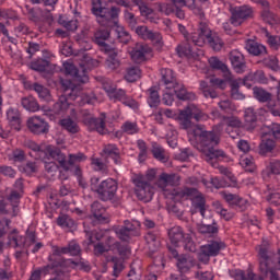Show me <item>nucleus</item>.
Listing matches in <instances>:
<instances>
[{
    "label": "nucleus",
    "mask_w": 280,
    "mask_h": 280,
    "mask_svg": "<svg viewBox=\"0 0 280 280\" xmlns=\"http://www.w3.org/2000/svg\"><path fill=\"white\" fill-rule=\"evenodd\" d=\"M253 93H254V97L258 102H262V103L270 102L272 97V94H270V92H267L266 90L257 86L253 89Z\"/></svg>",
    "instance_id": "50"
},
{
    "label": "nucleus",
    "mask_w": 280,
    "mask_h": 280,
    "mask_svg": "<svg viewBox=\"0 0 280 280\" xmlns=\"http://www.w3.org/2000/svg\"><path fill=\"white\" fill-rule=\"evenodd\" d=\"M97 60L91 58L89 55H83L81 62H80V69L75 68V65L72 62L66 61L63 63V69L67 75H71L72 78H75L79 82H88L89 77L86 75V71H91L94 67H97Z\"/></svg>",
    "instance_id": "5"
},
{
    "label": "nucleus",
    "mask_w": 280,
    "mask_h": 280,
    "mask_svg": "<svg viewBox=\"0 0 280 280\" xmlns=\"http://www.w3.org/2000/svg\"><path fill=\"white\" fill-rule=\"evenodd\" d=\"M162 75V82H164L166 89L172 90L178 81H176V74L174 73V70L170 68H163L161 70Z\"/></svg>",
    "instance_id": "34"
},
{
    "label": "nucleus",
    "mask_w": 280,
    "mask_h": 280,
    "mask_svg": "<svg viewBox=\"0 0 280 280\" xmlns=\"http://www.w3.org/2000/svg\"><path fill=\"white\" fill-rule=\"evenodd\" d=\"M61 84L65 90L63 94L59 96L58 102L55 104V110H57V113H60V110H67L71 104L69 102H75L80 95V91H78V88H75V84H73L71 80H62Z\"/></svg>",
    "instance_id": "8"
},
{
    "label": "nucleus",
    "mask_w": 280,
    "mask_h": 280,
    "mask_svg": "<svg viewBox=\"0 0 280 280\" xmlns=\"http://www.w3.org/2000/svg\"><path fill=\"white\" fill-rule=\"evenodd\" d=\"M245 49L252 56H266V54H268V49L264 44L257 43L253 39H246Z\"/></svg>",
    "instance_id": "27"
},
{
    "label": "nucleus",
    "mask_w": 280,
    "mask_h": 280,
    "mask_svg": "<svg viewBox=\"0 0 280 280\" xmlns=\"http://www.w3.org/2000/svg\"><path fill=\"white\" fill-rule=\"evenodd\" d=\"M195 265L196 262L194 261V258L187 255L178 256L176 262V266L180 275H187V272H189V270H191Z\"/></svg>",
    "instance_id": "28"
},
{
    "label": "nucleus",
    "mask_w": 280,
    "mask_h": 280,
    "mask_svg": "<svg viewBox=\"0 0 280 280\" xmlns=\"http://www.w3.org/2000/svg\"><path fill=\"white\" fill-rule=\"evenodd\" d=\"M62 255H70V257H81L82 256V246L78 241H70L67 246L60 247L58 245L51 246V254L48 256V266H56V261L65 259Z\"/></svg>",
    "instance_id": "6"
},
{
    "label": "nucleus",
    "mask_w": 280,
    "mask_h": 280,
    "mask_svg": "<svg viewBox=\"0 0 280 280\" xmlns=\"http://www.w3.org/2000/svg\"><path fill=\"white\" fill-rule=\"evenodd\" d=\"M33 91L37 93L38 97L40 100H44V102H49L51 100V93L49 92V89L45 88L44 85L39 83L33 84Z\"/></svg>",
    "instance_id": "49"
},
{
    "label": "nucleus",
    "mask_w": 280,
    "mask_h": 280,
    "mask_svg": "<svg viewBox=\"0 0 280 280\" xmlns=\"http://www.w3.org/2000/svg\"><path fill=\"white\" fill-rule=\"evenodd\" d=\"M229 275L234 280H248V271L246 275L244 270L241 269H232L229 271Z\"/></svg>",
    "instance_id": "64"
},
{
    "label": "nucleus",
    "mask_w": 280,
    "mask_h": 280,
    "mask_svg": "<svg viewBox=\"0 0 280 280\" xmlns=\"http://www.w3.org/2000/svg\"><path fill=\"white\" fill-rule=\"evenodd\" d=\"M230 60L234 71L238 73V75H242V73H246V57L242 51H240L238 49L232 50L230 52Z\"/></svg>",
    "instance_id": "20"
},
{
    "label": "nucleus",
    "mask_w": 280,
    "mask_h": 280,
    "mask_svg": "<svg viewBox=\"0 0 280 280\" xmlns=\"http://www.w3.org/2000/svg\"><path fill=\"white\" fill-rule=\"evenodd\" d=\"M262 65L271 71H279V61L277 57H268L262 60Z\"/></svg>",
    "instance_id": "62"
},
{
    "label": "nucleus",
    "mask_w": 280,
    "mask_h": 280,
    "mask_svg": "<svg viewBox=\"0 0 280 280\" xmlns=\"http://www.w3.org/2000/svg\"><path fill=\"white\" fill-rule=\"evenodd\" d=\"M8 244L11 248H30L36 244V232L26 231V236H22L16 230H13L8 235Z\"/></svg>",
    "instance_id": "11"
},
{
    "label": "nucleus",
    "mask_w": 280,
    "mask_h": 280,
    "mask_svg": "<svg viewBox=\"0 0 280 280\" xmlns=\"http://www.w3.org/2000/svg\"><path fill=\"white\" fill-rule=\"evenodd\" d=\"M47 67H49V60L47 59H37L31 63V69H33V71H47Z\"/></svg>",
    "instance_id": "59"
},
{
    "label": "nucleus",
    "mask_w": 280,
    "mask_h": 280,
    "mask_svg": "<svg viewBox=\"0 0 280 280\" xmlns=\"http://www.w3.org/2000/svg\"><path fill=\"white\" fill-rule=\"evenodd\" d=\"M21 198V194L19 191L13 190L9 196L10 202H15L14 205L0 206V213H4V215H11V218H16L19 215V199Z\"/></svg>",
    "instance_id": "22"
},
{
    "label": "nucleus",
    "mask_w": 280,
    "mask_h": 280,
    "mask_svg": "<svg viewBox=\"0 0 280 280\" xmlns=\"http://www.w3.org/2000/svg\"><path fill=\"white\" fill-rule=\"evenodd\" d=\"M277 148V142L270 138H264L259 144L258 154L260 156H268V154H272L275 149Z\"/></svg>",
    "instance_id": "37"
},
{
    "label": "nucleus",
    "mask_w": 280,
    "mask_h": 280,
    "mask_svg": "<svg viewBox=\"0 0 280 280\" xmlns=\"http://www.w3.org/2000/svg\"><path fill=\"white\" fill-rule=\"evenodd\" d=\"M101 156L104 159L105 163H108V161L112 160L114 161L115 165H121V152L119 151L117 144H104Z\"/></svg>",
    "instance_id": "19"
},
{
    "label": "nucleus",
    "mask_w": 280,
    "mask_h": 280,
    "mask_svg": "<svg viewBox=\"0 0 280 280\" xmlns=\"http://www.w3.org/2000/svg\"><path fill=\"white\" fill-rule=\"evenodd\" d=\"M47 268V265L42 267L40 269L34 270L31 273V277L28 280H40V276L43 275H49L51 272V275H54V268H48L47 270H45Z\"/></svg>",
    "instance_id": "61"
},
{
    "label": "nucleus",
    "mask_w": 280,
    "mask_h": 280,
    "mask_svg": "<svg viewBox=\"0 0 280 280\" xmlns=\"http://www.w3.org/2000/svg\"><path fill=\"white\" fill-rule=\"evenodd\" d=\"M25 9L28 21H32L33 23H42V21H46V19H49L51 16L49 11H43V9L40 8H32L26 4Z\"/></svg>",
    "instance_id": "23"
},
{
    "label": "nucleus",
    "mask_w": 280,
    "mask_h": 280,
    "mask_svg": "<svg viewBox=\"0 0 280 280\" xmlns=\"http://www.w3.org/2000/svg\"><path fill=\"white\" fill-rule=\"evenodd\" d=\"M194 42H191V36L186 39V42H183L176 47L177 56L179 58H191L194 57Z\"/></svg>",
    "instance_id": "31"
},
{
    "label": "nucleus",
    "mask_w": 280,
    "mask_h": 280,
    "mask_svg": "<svg viewBox=\"0 0 280 280\" xmlns=\"http://www.w3.org/2000/svg\"><path fill=\"white\" fill-rule=\"evenodd\" d=\"M108 95L112 102H121V104H124L125 106L133 109L139 108V103L128 96V94H126V90L124 89L112 90Z\"/></svg>",
    "instance_id": "18"
},
{
    "label": "nucleus",
    "mask_w": 280,
    "mask_h": 280,
    "mask_svg": "<svg viewBox=\"0 0 280 280\" xmlns=\"http://www.w3.org/2000/svg\"><path fill=\"white\" fill-rule=\"evenodd\" d=\"M222 130H224V122L213 126L211 131H207L205 127H196L187 132L188 137H192L198 141L205 161L212 167H218V160L224 161L229 159L224 151L215 149L220 145Z\"/></svg>",
    "instance_id": "1"
},
{
    "label": "nucleus",
    "mask_w": 280,
    "mask_h": 280,
    "mask_svg": "<svg viewBox=\"0 0 280 280\" xmlns=\"http://www.w3.org/2000/svg\"><path fill=\"white\" fill-rule=\"evenodd\" d=\"M91 165L94 172H102V174H106V172H108V162H103L100 158H92Z\"/></svg>",
    "instance_id": "51"
},
{
    "label": "nucleus",
    "mask_w": 280,
    "mask_h": 280,
    "mask_svg": "<svg viewBox=\"0 0 280 280\" xmlns=\"http://www.w3.org/2000/svg\"><path fill=\"white\" fill-rule=\"evenodd\" d=\"M178 119L180 128L187 132H191V130H196L198 127H203L202 125L194 124L191 119H195V121H207L209 116L195 104H189L185 109L179 112Z\"/></svg>",
    "instance_id": "3"
},
{
    "label": "nucleus",
    "mask_w": 280,
    "mask_h": 280,
    "mask_svg": "<svg viewBox=\"0 0 280 280\" xmlns=\"http://www.w3.org/2000/svg\"><path fill=\"white\" fill-rule=\"evenodd\" d=\"M244 119L246 130H255V128H257V112H255V108H246Z\"/></svg>",
    "instance_id": "36"
},
{
    "label": "nucleus",
    "mask_w": 280,
    "mask_h": 280,
    "mask_svg": "<svg viewBox=\"0 0 280 280\" xmlns=\"http://www.w3.org/2000/svg\"><path fill=\"white\" fill-rule=\"evenodd\" d=\"M77 259L73 258H61L56 261L55 265H47L45 270L49 268L54 269V275L58 277H65V272L72 268V270H83V272H91V264L89 260L84 259L82 256H77Z\"/></svg>",
    "instance_id": "4"
},
{
    "label": "nucleus",
    "mask_w": 280,
    "mask_h": 280,
    "mask_svg": "<svg viewBox=\"0 0 280 280\" xmlns=\"http://www.w3.org/2000/svg\"><path fill=\"white\" fill-rule=\"evenodd\" d=\"M105 51H108V57L105 61V67H107V69H109L110 71L119 69V67L121 66V61L117 59V51L110 48H106Z\"/></svg>",
    "instance_id": "38"
},
{
    "label": "nucleus",
    "mask_w": 280,
    "mask_h": 280,
    "mask_svg": "<svg viewBox=\"0 0 280 280\" xmlns=\"http://www.w3.org/2000/svg\"><path fill=\"white\" fill-rule=\"evenodd\" d=\"M45 154L47 159H52V161H57L59 167H61L63 172H72V174L75 167H80L78 163H84V161H86L88 159L86 155H84V153L78 152L68 154L67 160V155L62 153L60 148L54 145H47Z\"/></svg>",
    "instance_id": "2"
},
{
    "label": "nucleus",
    "mask_w": 280,
    "mask_h": 280,
    "mask_svg": "<svg viewBox=\"0 0 280 280\" xmlns=\"http://www.w3.org/2000/svg\"><path fill=\"white\" fill-rule=\"evenodd\" d=\"M144 240L149 246V249L154 253L158 248L161 247V240L159 238V233L154 231H149L144 235Z\"/></svg>",
    "instance_id": "39"
},
{
    "label": "nucleus",
    "mask_w": 280,
    "mask_h": 280,
    "mask_svg": "<svg viewBox=\"0 0 280 280\" xmlns=\"http://www.w3.org/2000/svg\"><path fill=\"white\" fill-rule=\"evenodd\" d=\"M231 24L234 27H240L247 19L253 18V8L248 5L235 7L231 10Z\"/></svg>",
    "instance_id": "15"
},
{
    "label": "nucleus",
    "mask_w": 280,
    "mask_h": 280,
    "mask_svg": "<svg viewBox=\"0 0 280 280\" xmlns=\"http://www.w3.org/2000/svg\"><path fill=\"white\" fill-rule=\"evenodd\" d=\"M209 82L212 88L209 85V83H207V81H200V91L205 97L215 100V97H218V92L215 89H221V91H224V89H226V81L212 77L210 78Z\"/></svg>",
    "instance_id": "12"
},
{
    "label": "nucleus",
    "mask_w": 280,
    "mask_h": 280,
    "mask_svg": "<svg viewBox=\"0 0 280 280\" xmlns=\"http://www.w3.org/2000/svg\"><path fill=\"white\" fill-rule=\"evenodd\" d=\"M197 230L198 233H200L205 237H215V235H218L220 231V228L218 226V223L213 221L211 224H198Z\"/></svg>",
    "instance_id": "30"
},
{
    "label": "nucleus",
    "mask_w": 280,
    "mask_h": 280,
    "mask_svg": "<svg viewBox=\"0 0 280 280\" xmlns=\"http://www.w3.org/2000/svg\"><path fill=\"white\" fill-rule=\"evenodd\" d=\"M121 12V9L117 7H112L110 9L105 8L103 9L98 14H96V22L102 27H113L119 19V13Z\"/></svg>",
    "instance_id": "13"
},
{
    "label": "nucleus",
    "mask_w": 280,
    "mask_h": 280,
    "mask_svg": "<svg viewBox=\"0 0 280 280\" xmlns=\"http://www.w3.org/2000/svg\"><path fill=\"white\" fill-rule=\"evenodd\" d=\"M167 235L173 246H178V244L183 242L185 250H188V253H196V243H194L190 234L185 233V230H183L182 226L175 225L168 229Z\"/></svg>",
    "instance_id": "7"
},
{
    "label": "nucleus",
    "mask_w": 280,
    "mask_h": 280,
    "mask_svg": "<svg viewBox=\"0 0 280 280\" xmlns=\"http://www.w3.org/2000/svg\"><path fill=\"white\" fill-rule=\"evenodd\" d=\"M206 43L213 49V51H220L222 47L224 46V43L222 39L218 36H212L210 35L207 39Z\"/></svg>",
    "instance_id": "57"
},
{
    "label": "nucleus",
    "mask_w": 280,
    "mask_h": 280,
    "mask_svg": "<svg viewBox=\"0 0 280 280\" xmlns=\"http://www.w3.org/2000/svg\"><path fill=\"white\" fill-rule=\"evenodd\" d=\"M231 96L233 100H245V95L240 92V81H233L231 83Z\"/></svg>",
    "instance_id": "60"
},
{
    "label": "nucleus",
    "mask_w": 280,
    "mask_h": 280,
    "mask_svg": "<svg viewBox=\"0 0 280 280\" xmlns=\"http://www.w3.org/2000/svg\"><path fill=\"white\" fill-rule=\"evenodd\" d=\"M132 183L135 185V194L138 200H142L143 202H150L154 197V187L152 184L145 180L143 175L138 174L132 178Z\"/></svg>",
    "instance_id": "10"
},
{
    "label": "nucleus",
    "mask_w": 280,
    "mask_h": 280,
    "mask_svg": "<svg viewBox=\"0 0 280 280\" xmlns=\"http://www.w3.org/2000/svg\"><path fill=\"white\" fill-rule=\"evenodd\" d=\"M199 194L200 190H198V188L186 186L182 190L176 191L175 196L186 199L189 198L191 200V198H196Z\"/></svg>",
    "instance_id": "47"
},
{
    "label": "nucleus",
    "mask_w": 280,
    "mask_h": 280,
    "mask_svg": "<svg viewBox=\"0 0 280 280\" xmlns=\"http://www.w3.org/2000/svg\"><path fill=\"white\" fill-rule=\"evenodd\" d=\"M148 104L150 108H156L159 104H161V96L159 95V91L156 90V88H150L148 90Z\"/></svg>",
    "instance_id": "48"
},
{
    "label": "nucleus",
    "mask_w": 280,
    "mask_h": 280,
    "mask_svg": "<svg viewBox=\"0 0 280 280\" xmlns=\"http://www.w3.org/2000/svg\"><path fill=\"white\" fill-rule=\"evenodd\" d=\"M57 224L61 226V229H73V226H75V221H73L71 217L63 214L58 217Z\"/></svg>",
    "instance_id": "56"
},
{
    "label": "nucleus",
    "mask_w": 280,
    "mask_h": 280,
    "mask_svg": "<svg viewBox=\"0 0 280 280\" xmlns=\"http://www.w3.org/2000/svg\"><path fill=\"white\" fill-rule=\"evenodd\" d=\"M191 207L195 212L199 211L200 215L205 218V213H207V199L202 192H199L197 197L191 198Z\"/></svg>",
    "instance_id": "33"
},
{
    "label": "nucleus",
    "mask_w": 280,
    "mask_h": 280,
    "mask_svg": "<svg viewBox=\"0 0 280 280\" xmlns=\"http://www.w3.org/2000/svg\"><path fill=\"white\" fill-rule=\"evenodd\" d=\"M124 226L127 231H129L133 237H139V235H141V223H139V221H128L126 220L124 222Z\"/></svg>",
    "instance_id": "52"
},
{
    "label": "nucleus",
    "mask_w": 280,
    "mask_h": 280,
    "mask_svg": "<svg viewBox=\"0 0 280 280\" xmlns=\"http://www.w3.org/2000/svg\"><path fill=\"white\" fill-rule=\"evenodd\" d=\"M256 250L258 253V261L275 258V252L270 248L268 241L264 240L261 244L256 247Z\"/></svg>",
    "instance_id": "29"
},
{
    "label": "nucleus",
    "mask_w": 280,
    "mask_h": 280,
    "mask_svg": "<svg viewBox=\"0 0 280 280\" xmlns=\"http://www.w3.org/2000/svg\"><path fill=\"white\" fill-rule=\"evenodd\" d=\"M203 247V253L206 255H211L212 257H218L221 250L226 248V243L221 240L210 241L208 244L201 246Z\"/></svg>",
    "instance_id": "25"
},
{
    "label": "nucleus",
    "mask_w": 280,
    "mask_h": 280,
    "mask_svg": "<svg viewBox=\"0 0 280 280\" xmlns=\"http://www.w3.org/2000/svg\"><path fill=\"white\" fill-rule=\"evenodd\" d=\"M177 100H182L183 102H194L196 100V94L194 92H188L185 89V85L177 83L174 88H172Z\"/></svg>",
    "instance_id": "32"
},
{
    "label": "nucleus",
    "mask_w": 280,
    "mask_h": 280,
    "mask_svg": "<svg viewBox=\"0 0 280 280\" xmlns=\"http://www.w3.org/2000/svg\"><path fill=\"white\" fill-rule=\"evenodd\" d=\"M81 117L84 126H86L90 132H98V135H106L108 129H106V114L102 113L98 118L93 116L89 110L82 109Z\"/></svg>",
    "instance_id": "9"
},
{
    "label": "nucleus",
    "mask_w": 280,
    "mask_h": 280,
    "mask_svg": "<svg viewBox=\"0 0 280 280\" xmlns=\"http://www.w3.org/2000/svg\"><path fill=\"white\" fill-rule=\"evenodd\" d=\"M26 126L33 135H47L49 132V122L39 116L30 117Z\"/></svg>",
    "instance_id": "17"
},
{
    "label": "nucleus",
    "mask_w": 280,
    "mask_h": 280,
    "mask_svg": "<svg viewBox=\"0 0 280 280\" xmlns=\"http://www.w3.org/2000/svg\"><path fill=\"white\" fill-rule=\"evenodd\" d=\"M115 233L118 240H121V242H130V240L135 237L133 234L130 233L125 225L115 228Z\"/></svg>",
    "instance_id": "55"
},
{
    "label": "nucleus",
    "mask_w": 280,
    "mask_h": 280,
    "mask_svg": "<svg viewBox=\"0 0 280 280\" xmlns=\"http://www.w3.org/2000/svg\"><path fill=\"white\" fill-rule=\"evenodd\" d=\"M180 5H185L189 10L194 12L199 19L202 21V18L205 16V11H202V8L200 4H198V1L196 0H183Z\"/></svg>",
    "instance_id": "44"
},
{
    "label": "nucleus",
    "mask_w": 280,
    "mask_h": 280,
    "mask_svg": "<svg viewBox=\"0 0 280 280\" xmlns=\"http://www.w3.org/2000/svg\"><path fill=\"white\" fill-rule=\"evenodd\" d=\"M60 126L63 128V130H67V132H70L71 135L80 132V126H78V122L73 121L71 118L61 119Z\"/></svg>",
    "instance_id": "46"
},
{
    "label": "nucleus",
    "mask_w": 280,
    "mask_h": 280,
    "mask_svg": "<svg viewBox=\"0 0 280 280\" xmlns=\"http://www.w3.org/2000/svg\"><path fill=\"white\" fill-rule=\"evenodd\" d=\"M21 104L23 108H25V110H28L30 113H36L40 110L38 102L33 96L23 97Z\"/></svg>",
    "instance_id": "43"
},
{
    "label": "nucleus",
    "mask_w": 280,
    "mask_h": 280,
    "mask_svg": "<svg viewBox=\"0 0 280 280\" xmlns=\"http://www.w3.org/2000/svg\"><path fill=\"white\" fill-rule=\"evenodd\" d=\"M110 37V31L108 28L98 30L94 34V43L100 45V47H105V49H110V47L106 44V40Z\"/></svg>",
    "instance_id": "40"
},
{
    "label": "nucleus",
    "mask_w": 280,
    "mask_h": 280,
    "mask_svg": "<svg viewBox=\"0 0 280 280\" xmlns=\"http://www.w3.org/2000/svg\"><path fill=\"white\" fill-rule=\"evenodd\" d=\"M124 79L126 82H137V80L141 79V68H139V66L126 68Z\"/></svg>",
    "instance_id": "41"
},
{
    "label": "nucleus",
    "mask_w": 280,
    "mask_h": 280,
    "mask_svg": "<svg viewBox=\"0 0 280 280\" xmlns=\"http://www.w3.org/2000/svg\"><path fill=\"white\" fill-rule=\"evenodd\" d=\"M91 213H92V223L95 226V224H105V222H108V215L106 214V208L100 202L94 201L91 205Z\"/></svg>",
    "instance_id": "21"
},
{
    "label": "nucleus",
    "mask_w": 280,
    "mask_h": 280,
    "mask_svg": "<svg viewBox=\"0 0 280 280\" xmlns=\"http://www.w3.org/2000/svg\"><path fill=\"white\" fill-rule=\"evenodd\" d=\"M208 62L211 69H215L217 71H221L223 73V78L225 80H233V74L231 70H229V66L222 62L218 57H210Z\"/></svg>",
    "instance_id": "26"
},
{
    "label": "nucleus",
    "mask_w": 280,
    "mask_h": 280,
    "mask_svg": "<svg viewBox=\"0 0 280 280\" xmlns=\"http://www.w3.org/2000/svg\"><path fill=\"white\" fill-rule=\"evenodd\" d=\"M212 36L211 28H209V24L207 22H199V27L197 33L191 34V43L196 47H205L207 45V39Z\"/></svg>",
    "instance_id": "16"
},
{
    "label": "nucleus",
    "mask_w": 280,
    "mask_h": 280,
    "mask_svg": "<svg viewBox=\"0 0 280 280\" xmlns=\"http://www.w3.org/2000/svg\"><path fill=\"white\" fill-rule=\"evenodd\" d=\"M8 121H10L13 130H21V117L19 116V112L14 109H8L7 112Z\"/></svg>",
    "instance_id": "45"
},
{
    "label": "nucleus",
    "mask_w": 280,
    "mask_h": 280,
    "mask_svg": "<svg viewBox=\"0 0 280 280\" xmlns=\"http://www.w3.org/2000/svg\"><path fill=\"white\" fill-rule=\"evenodd\" d=\"M96 194L100 200L108 202V200L115 198V194H117V182L113 178L101 182Z\"/></svg>",
    "instance_id": "14"
},
{
    "label": "nucleus",
    "mask_w": 280,
    "mask_h": 280,
    "mask_svg": "<svg viewBox=\"0 0 280 280\" xmlns=\"http://www.w3.org/2000/svg\"><path fill=\"white\" fill-rule=\"evenodd\" d=\"M257 3H261V5L264 7L260 13L262 21L265 23H268V25H275V23H277L278 21L277 14H275V12H272L270 8H268V1L261 0V2H257Z\"/></svg>",
    "instance_id": "35"
},
{
    "label": "nucleus",
    "mask_w": 280,
    "mask_h": 280,
    "mask_svg": "<svg viewBox=\"0 0 280 280\" xmlns=\"http://www.w3.org/2000/svg\"><path fill=\"white\" fill-rule=\"evenodd\" d=\"M154 159L156 161H161V163H167V153L165 152V149L161 147V144L156 142H152V150H151Z\"/></svg>",
    "instance_id": "42"
},
{
    "label": "nucleus",
    "mask_w": 280,
    "mask_h": 280,
    "mask_svg": "<svg viewBox=\"0 0 280 280\" xmlns=\"http://www.w3.org/2000/svg\"><path fill=\"white\" fill-rule=\"evenodd\" d=\"M154 185L162 191H167V187H170V174L167 173L160 174Z\"/></svg>",
    "instance_id": "54"
},
{
    "label": "nucleus",
    "mask_w": 280,
    "mask_h": 280,
    "mask_svg": "<svg viewBox=\"0 0 280 280\" xmlns=\"http://www.w3.org/2000/svg\"><path fill=\"white\" fill-rule=\"evenodd\" d=\"M223 198L231 207H242L243 205H246V200L237 195L224 194Z\"/></svg>",
    "instance_id": "53"
},
{
    "label": "nucleus",
    "mask_w": 280,
    "mask_h": 280,
    "mask_svg": "<svg viewBox=\"0 0 280 280\" xmlns=\"http://www.w3.org/2000/svg\"><path fill=\"white\" fill-rule=\"evenodd\" d=\"M9 159L10 161H14L15 163H23V161H25V151L21 149H15L12 151Z\"/></svg>",
    "instance_id": "63"
},
{
    "label": "nucleus",
    "mask_w": 280,
    "mask_h": 280,
    "mask_svg": "<svg viewBox=\"0 0 280 280\" xmlns=\"http://www.w3.org/2000/svg\"><path fill=\"white\" fill-rule=\"evenodd\" d=\"M152 54V48L147 44H136L135 48L130 51V57L133 62H145V56Z\"/></svg>",
    "instance_id": "24"
},
{
    "label": "nucleus",
    "mask_w": 280,
    "mask_h": 280,
    "mask_svg": "<svg viewBox=\"0 0 280 280\" xmlns=\"http://www.w3.org/2000/svg\"><path fill=\"white\" fill-rule=\"evenodd\" d=\"M121 130L126 132V135H137L139 133V125L132 121H125L121 126Z\"/></svg>",
    "instance_id": "58"
}]
</instances>
